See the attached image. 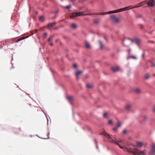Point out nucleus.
<instances>
[{
    "label": "nucleus",
    "instance_id": "1",
    "mask_svg": "<svg viewBox=\"0 0 155 155\" xmlns=\"http://www.w3.org/2000/svg\"><path fill=\"white\" fill-rule=\"evenodd\" d=\"M102 134L104 136L108 139V141L109 142L114 143L118 146L121 149H123L125 151H127L128 152L130 153L134 154H137L140 155H143L146 154L147 151L145 150L140 151L136 148H134L133 149H132L131 148H127L125 147L124 145H120L119 143L121 145H124L125 144V142L122 139L117 140L116 138L115 135L114 136L110 135L105 131H104L100 134V135Z\"/></svg>",
    "mask_w": 155,
    "mask_h": 155
},
{
    "label": "nucleus",
    "instance_id": "2",
    "mask_svg": "<svg viewBox=\"0 0 155 155\" xmlns=\"http://www.w3.org/2000/svg\"><path fill=\"white\" fill-rule=\"evenodd\" d=\"M148 153L150 155H154L155 154V144L154 143H152L151 150Z\"/></svg>",
    "mask_w": 155,
    "mask_h": 155
},
{
    "label": "nucleus",
    "instance_id": "3",
    "mask_svg": "<svg viewBox=\"0 0 155 155\" xmlns=\"http://www.w3.org/2000/svg\"><path fill=\"white\" fill-rule=\"evenodd\" d=\"M83 13H84V12H77L72 13L71 15V18H73L75 17L82 15Z\"/></svg>",
    "mask_w": 155,
    "mask_h": 155
},
{
    "label": "nucleus",
    "instance_id": "4",
    "mask_svg": "<svg viewBox=\"0 0 155 155\" xmlns=\"http://www.w3.org/2000/svg\"><path fill=\"white\" fill-rule=\"evenodd\" d=\"M147 3L149 6H153L155 5V1L154 0H147Z\"/></svg>",
    "mask_w": 155,
    "mask_h": 155
},
{
    "label": "nucleus",
    "instance_id": "5",
    "mask_svg": "<svg viewBox=\"0 0 155 155\" xmlns=\"http://www.w3.org/2000/svg\"><path fill=\"white\" fill-rule=\"evenodd\" d=\"M110 18L111 19L114 21L115 22H118L119 21V18L117 17L114 15H110Z\"/></svg>",
    "mask_w": 155,
    "mask_h": 155
},
{
    "label": "nucleus",
    "instance_id": "6",
    "mask_svg": "<svg viewBox=\"0 0 155 155\" xmlns=\"http://www.w3.org/2000/svg\"><path fill=\"white\" fill-rule=\"evenodd\" d=\"M130 7V6H128V7H125V8H120V9H118L116 10V11H117V13L119 12H123V11H124L127 10V9L128 8H129V7Z\"/></svg>",
    "mask_w": 155,
    "mask_h": 155
},
{
    "label": "nucleus",
    "instance_id": "7",
    "mask_svg": "<svg viewBox=\"0 0 155 155\" xmlns=\"http://www.w3.org/2000/svg\"><path fill=\"white\" fill-rule=\"evenodd\" d=\"M134 43H135L137 45L139 46L141 42L140 40L138 38H134Z\"/></svg>",
    "mask_w": 155,
    "mask_h": 155
},
{
    "label": "nucleus",
    "instance_id": "8",
    "mask_svg": "<svg viewBox=\"0 0 155 155\" xmlns=\"http://www.w3.org/2000/svg\"><path fill=\"white\" fill-rule=\"evenodd\" d=\"M128 41L127 39H125L123 41V44L125 46H128Z\"/></svg>",
    "mask_w": 155,
    "mask_h": 155
},
{
    "label": "nucleus",
    "instance_id": "9",
    "mask_svg": "<svg viewBox=\"0 0 155 155\" xmlns=\"http://www.w3.org/2000/svg\"><path fill=\"white\" fill-rule=\"evenodd\" d=\"M131 107V105L130 104H127L125 106V109L127 110H129Z\"/></svg>",
    "mask_w": 155,
    "mask_h": 155
},
{
    "label": "nucleus",
    "instance_id": "10",
    "mask_svg": "<svg viewBox=\"0 0 155 155\" xmlns=\"http://www.w3.org/2000/svg\"><path fill=\"white\" fill-rule=\"evenodd\" d=\"M67 98L69 102L72 104L74 99L73 97L72 96H68Z\"/></svg>",
    "mask_w": 155,
    "mask_h": 155
},
{
    "label": "nucleus",
    "instance_id": "11",
    "mask_svg": "<svg viewBox=\"0 0 155 155\" xmlns=\"http://www.w3.org/2000/svg\"><path fill=\"white\" fill-rule=\"evenodd\" d=\"M55 24L56 23L54 22L49 23V27H51L52 29H54L55 28L54 26L55 25Z\"/></svg>",
    "mask_w": 155,
    "mask_h": 155
},
{
    "label": "nucleus",
    "instance_id": "12",
    "mask_svg": "<svg viewBox=\"0 0 155 155\" xmlns=\"http://www.w3.org/2000/svg\"><path fill=\"white\" fill-rule=\"evenodd\" d=\"M119 69V68L118 67H112L111 70L113 71L116 72Z\"/></svg>",
    "mask_w": 155,
    "mask_h": 155
},
{
    "label": "nucleus",
    "instance_id": "13",
    "mask_svg": "<svg viewBox=\"0 0 155 155\" xmlns=\"http://www.w3.org/2000/svg\"><path fill=\"white\" fill-rule=\"evenodd\" d=\"M134 92L137 93H141V90L138 88H136L134 89Z\"/></svg>",
    "mask_w": 155,
    "mask_h": 155
},
{
    "label": "nucleus",
    "instance_id": "14",
    "mask_svg": "<svg viewBox=\"0 0 155 155\" xmlns=\"http://www.w3.org/2000/svg\"><path fill=\"white\" fill-rule=\"evenodd\" d=\"M84 45H85V47L87 48L88 49V48H90V45L89 44V43H88L87 42H85V43H84Z\"/></svg>",
    "mask_w": 155,
    "mask_h": 155
},
{
    "label": "nucleus",
    "instance_id": "15",
    "mask_svg": "<svg viewBox=\"0 0 155 155\" xmlns=\"http://www.w3.org/2000/svg\"><path fill=\"white\" fill-rule=\"evenodd\" d=\"M82 73V71H78L76 72L75 73V75L76 77L78 78V77L80 76V75Z\"/></svg>",
    "mask_w": 155,
    "mask_h": 155
},
{
    "label": "nucleus",
    "instance_id": "16",
    "mask_svg": "<svg viewBox=\"0 0 155 155\" xmlns=\"http://www.w3.org/2000/svg\"><path fill=\"white\" fill-rule=\"evenodd\" d=\"M39 19L41 22H43L45 21V18L42 16H40L39 18Z\"/></svg>",
    "mask_w": 155,
    "mask_h": 155
},
{
    "label": "nucleus",
    "instance_id": "17",
    "mask_svg": "<svg viewBox=\"0 0 155 155\" xmlns=\"http://www.w3.org/2000/svg\"><path fill=\"white\" fill-rule=\"evenodd\" d=\"M77 26V25L74 23L70 25L71 27L73 29L76 28Z\"/></svg>",
    "mask_w": 155,
    "mask_h": 155
},
{
    "label": "nucleus",
    "instance_id": "18",
    "mask_svg": "<svg viewBox=\"0 0 155 155\" xmlns=\"http://www.w3.org/2000/svg\"><path fill=\"white\" fill-rule=\"evenodd\" d=\"M143 143L141 142H138L137 143V146L138 147H140L142 146Z\"/></svg>",
    "mask_w": 155,
    "mask_h": 155
},
{
    "label": "nucleus",
    "instance_id": "19",
    "mask_svg": "<svg viewBox=\"0 0 155 155\" xmlns=\"http://www.w3.org/2000/svg\"><path fill=\"white\" fill-rule=\"evenodd\" d=\"M117 13V11L116 10H115L114 11H109L107 12L108 14H112L114 13Z\"/></svg>",
    "mask_w": 155,
    "mask_h": 155
},
{
    "label": "nucleus",
    "instance_id": "20",
    "mask_svg": "<svg viewBox=\"0 0 155 155\" xmlns=\"http://www.w3.org/2000/svg\"><path fill=\"white\" fill-rule=\"evenodd\" d=\"M121 123L119 121H117V124L116 125V127H120L121 125Z\"/></svg>",
    "mask_w": 155,
    "mask_h": 155
},
{
    "label": "nucleus",
    "instance_id": "21",
    "mask_svg": "<svg viewBox=\"0 0 155 155\" xmlns=\"http://www.w3.org/2000/svg\"><path fill=\"white\" fill-rule=\"evenodd\" d=\"M99 42L100 44V48L101 49H102L103 48V45L102 43V42L101 41H99Z\"/></svg>",
    "mask_w": 155,
    "mask_h": 155
},
{
    "label": "nucleus",
    "instance_id": "22",
    "mask_svg": "<svg viewBox=\"0 0 155 155\" xmlns=\"http://www.w3.org/2000/svg\"><path fill=\"white\" fill-rule=\"evenodd\" d=\"M99 21V20L98 19H95L94 20V23L95 24H98Z\"/></svg>",
    "mask_w": 155,
    "mask_h": 155
},
{
    "label": "nucleus",
    "instance_id": "23",
    "mask_svg": "<svg viewBox=\"0 0 155 155\" xmlns=\"http://www.w3.org/2000/svg\"><path fill=\"white\" fill-rule=\"evenodd\" d=\"M86 86L87 88H91L92 87V85L90 84H87L86 85Z\"/></svg>",
    "mask_w": 155,
    "mask_h": 155
},
{
    "label": "nucleus",
    "instance_id": "24",
    "mask_svg": "<svg viewBox=\"0 0 155 155\" xmlns=\"http://www.w3.org/2000/svg\"><path fill=\"white\" fill-rule=\"evenodd\" d=\"M150 75L148 74H147L145 75V78L146 79H148L150 77Z\"/></svg>",
    "mask_w": 155,
    "mask_h": 155
},
{
    "label": "nucleus",
    "instance_id": "25",
    "mask_svg": "<svg viewBox=\"0 0 155 155\" xmlns=\"http://www.w3.org/2000/svg\"><path fill=\"white\" fill-rule=\"evenodd\" d=\"M146 1H144V2H141V3H140L139 4V5H137V6H135V7H133V8H137V7H140V5H141L142 3H143V2H146Z\"/></svg>",
    "mask_w": 155,
    "mask_h": 155
},
{
    "label": "nucleus",
    "instance_id": "26",
    "mask_svg": "<svg viewBox=\"0 0 155 155\" xmlns=\"http://www.w3.org/2000/svg\"><path fill=\"white\" fill-rule=\"evenodd\" d=\"M142 15H141L140 14H138L137 15L136 18H142Z\"/></svg>",
    "mask_w": 155,
    "mask_h": 155
},
{
    "label": "nucleus",
    "instance_id": "27",
    "mask_svg": "<svg viewBox=\"0 0 155 155\" xmlns=\"http://www.w3.org/2000/svg\"><path fill=\"white\" fill-rule=\"evenodd\" d=\"M127 39H128V41H130L133 42H134V38L133 39L128 38H127Z\"/></svg>",
    "mask_w": 155,
    "mask_h": 155
},
{
    "label": "nucleus",
    "instance_id": "28",
    "mask_svg": "<svg viewBox=\"0 0 155 155\" xmlns=\"http://www.w3.org/2000/svg\"><path fill=\"white\" fill-rule=\"evenodd\" d=\"M107 14H108L107 12V13H104V12H102V13H101L100 14H96L97 15H104ZM94 14L95 15V14Z\"/></svg>",
    "mask_w": 155,
    "mask_h": 155
},
{
    "label": "nucleus",
    "instance_id": "29",
    "mask_svg": "<svg viewBox=\"0 0 155 155\" xmlns=\"http://www.w3.org/2000/svg\"><path fill=\"white\" fill-rule=\"evenodd\" d=\"M25 38L24 37H21V38H18V40H17V41H21V40H22L24 39H25Z\"/></svg>",
    "mask_w": 155,
    "mask_h": 155
},
{
    "label": "nucleus",
    "instance_id": "30",
    "mask_svg": "<svg viewBox=\"0 0 155 155\" xmlns=\"http://www.w3.org/2000/svg\"><path fill=\"white\" fill-rule=\"evenodd\" d=\"M143 120H145L147 118V117L146 115H144L143 117Z\"/></svg>",
    "mask_w": 155,
    "mask_h": 155
},
{
    "label": "nucleus",
    "instance_id": "31",
    "mask_svg": "<svg viewBox=\"0 0 155 155\" xmlns=\"http://www.w3.org/2000/svg\"><path fill=\"white\" fill-rule=\"evenodd\" d=\"M71 5H69L68 6H66L65 8L67 9H69L70 8H71Z\"/></svg>",
    "mask_w": 155,
    "mask_h": 155
},
{
    "label": "nucleus",
    "instance_id": "32",
    "mask_svg": "<svg viewBox=\"0 0 155 155\" xmlns=\"http://www.w3.org/2000/svg\"><path fill=\"white\" fill-rule=\"evenodd\" d=\"M107 116H108L107 114L106 113H104V117L106 118L107 117Z\"/></svg>",
    "mask_w": 155,
    "mask_h": 155
},
{
    "label": "nucleus",
    "instance_id": "33",
    "mask_svg": "<svg viewBox=\"0 0 155 155\" xmlns=\"http://www.w3.org/2000/svg\"><path fill=\"white\" fill-rule=\"evenodd\" d=\"M139 26H140V28L141 29H143L144 28V26L140 24V25Z\"/></svg>",
    "mask_w": 155,
    "mask_h": 155
},
{
    "label": "nucleus",
    "instance_id": "34",
    "mask_svg": "<svg viewBox=\"0 0 155 155\" xmlns=\"http://www.w3.org/2000/svg\"><path fill=\"white\" fill-rule=\"evenodd\" d=\"M47 33H45L43 34V37L45 38L47 37Z\"/></svg>",
    "mask_w": 155,
    "mask_h": 155
},
{
    "label": "nucleus",
    "instance_id": "35",
    "mask_svg": "<svg viewBox=\"0 0 155 155\" xmlns=\"http://www.w3.org/2000/svg\"><path fill=\"white\" fill-rule=\"evenodd\" d=\"M151 66L152 67H154L155 66V64L151 62Z\"/></svg>",
    "mask_w": 155,
    "mask_h": 155
},
{
    "label": "nucleus",
    "instance_id": "36",
    "mask_svg": "<svg viewBox=\"0 0 155 155\" xmlns=\"http://www.w3.org/2000/svg\"><path fill=\"white\" fill-rule=\"evenodd\" d=\"M108 124H112V121L111 120H110L108 121Z\"/></svg>",
    "mask_w": 155,
    "mask_h": 155
},
{
    "label": "nucleus",
    "instance_id": "37",
    "mask_svg": "<svg viewBox=\"0 0 155 155\" xmlns=\"http://www.w3.org/2000/svg\"><path fill=\"white\" fill-rule=\"evenodd\" d=\"M82 15H84V16H86V15H91V14H83Z\"/></svg>",
    "mask_w": 155,
    "mask_h": 155
},
{
    "label": "nucleus",
    "instance_id": "38",
    "mask_svg": "<svg viewBox=\"0 0 155 155\" xmlns=\"http://www.w3.org/2000/svg\"><path fill=\"white\" fill-rule=\"evenodd\" d=\"M73 67L74 68H76L77 67V64H74L73 65Z\"/></svg>",
    "mask_w": 155,
    "mask_h": 155
},
{
    "label": "nucleus",
    "instance_id": "39",
    "mask_svg": "<svg viewBox=\"0 0 155 155\" xmlns=\"http://www.w3.org/2000/svg\"><path fill=\"white\" fill-rule=\"evenodd\" d=\"M117 128H118V127H115L113 129V130L114 131H116L117 130Z\"/></svg>",
    "mask_w": 155,
    "mask_h": 155
},
{
    "label": "nucleus",
    "instance_id": "40",
    "mask_svg": "<svg viewBox=\"0 0 155 155\" xmlns=\"http://www.w3.org/2000/svg\"><path fill=\"white\" fill-rule=\"evenodd\" d=\"M131 58H133V59H137V58H136V57H135V56H131Z\"/></svg>",
    "mask_w": 155,
    "mask_h": 155
},
{
    "label": "nucleus",
    "instance_id": "41",
    "mask_svg": "<svg viewBox=\"0 0 155 155\" xmlns=\"http://www.w3.org/2000/svg\"><path fill=\"white\" fill-rule=\"evenodd\" d=\"M123 133L124 134H126L127 133V131L125 130H124L123 131Z\"/></svg>",
    "mask_w": 155,
    "mask_h": 155
},
{
    "label": "nucleus",
    "instance_id": "42",
    "mask_svg": "<svg viewBox=\"0 0 155 155\" xmlns=\"http://www.w3.org/2000/svg\"><path fill=\"white\" fill-rule=\"evenodd\" d=\"M87 0H80L81 2H84L87 1Z\"/></svg>",
    "mask_w": 155,
    "mask_h": 155
},
{
    "label": "nucleus",
    "instance_id": "43",
    "mask_svg": "<svg viewBox=\"0 0 155 155\" xmlns=\"http://www.w3.org/2000/svg\"><path fill=\"white\" fill-rule=\"evenodd\" d=\"M58 12L57 11H55L54 12V13L55 14H56Z\"/></svg>",
    "mask_w": 155,
    "mask_h": 155
},
{
    "label": "nucleus",
    "instance_id": "44",
    "mask_svg": "<svg viewBox=\"0 0 155 155\" xmlns=\"http://www.w3.org/2000/svg\"><path fill=\"white\" fill-rule=\"evenodd\" d=\"M142 57H143L144 56V54L143 53L142 55Z\"/></svg>",
    "mask_w": 155,
    "mask_h": 155
},
{
    "label": "nucleus",
    "instance_id": "45",
    "mask_svg": "<svg viewBox=\"0 0 155 155\" xmlns=\"http://www.w3.org/2000/svg\"><path fill=\"white\" fill-rule=\"evenodd\" d=\"M153 110L154 112L155 113V106L154 107Z\"/></svg>",
    "mask_w": 155,
    "mask_h": 155
},
{
    "label": "nucleus",
    "instance_id": "46",
    "mask_svg": "<svg viewBox=\"0 0 155 155\" xmlns=\"http://www.w3.org/2000/svg\"><path fill=\"white\" fill-rule=\"evenodd\" d=\"M70 0L72 2H73V1H75V0Z\"/></svg>",
    "mask_w": 155,
    "mask_h": 155
},
{
    "label": "nucleus",
    "instance_id": "47",
    "mask_svg": "<svg viewBox=\"0 0 155 155\" xmlns=\"http://www.w3.org/2000/svg\"><path fill=\"white\" fill-rule=\"evenodd\" d=\"M50 45H51V46H52L53 45V44L52 43H51L50 44Z\"/></svg>",
    "mask_w": 155,
    "mask_h": 155
},
{
    "label": "nucleus",
    "instance_id": "48",
    "mask_svg": "<svg viewBox=\"0 0 155 155\" xmlns=\"http://www.w3.org/2000/svg\"><path fill=\"white\" fill-rule=\"evenodd\" d=\"M153 76H155V74H154L153 75Z\"/></svg>",
    "mask_w": 155,
    "mask_h": 155
},
{
    "label": "nucleus",
    "instance_id": "49",
    "mask_svg": "<svg viewBox=\"0 0 155 155\" xmlns=\"http://www.w3.org/2000/svg\"><path fill=\"white\" fill-rule=\"evenodd\" d=\"M150 42H151L152 43H154L153 41H151Z\"/></svg>",
    "mask_w": 155,
    "mask_h": 155
},
{
    "label": "nucleus",
    "instance_id": "50",
    "mask_svg": "<svg viewBox=\"0 0 155 155\" xmlns=\"http://www.w3.org/2000/svg\"><path fill=\"white\" fill-rule=\"evenodd\" d=\"M154 21L155 22V19L154 20Z\"/></svg>",
    "mask_w": 155,
    "mask_h": 155
},
{
    "label": "nucleus",
    "instance_id": "51",
    "mask_svg": "<svg viewBox=\"0 0 155 155\" xmlns=\"http://www.w3.org/2000/svg\"><path fill=\"white\" fill-rule=\"evenodd\" d=\"M47 120H48V119H47Z\"/></svg>",
    "mask_w": 155,
    "mask_h": 155
},
{
    "label": "nucleus",
    "instance_id": "52",
    "mask_svg": "<svg viewBox=\"0 0 155 155\" xmlns=\"http://www.w3.org/2000/svg\"><path fill=\"white\" fill-rule=\"evenodd\" d=\"M49 41H50V39L49 38Z\"/></svg>",
    "mask_w": 155,
    "mask_h": 155
},
{
    "label": "nucleus",
    "instance_id": "53",
    "mask_svg": "<svg viewBox=\"0 0 155 155\" xmlns=\"http://www.w3.org/2000/svg\"><path fill=\"white\" fill-rule=\"evenodd\" d=\"M47 40L48 41V39Z\"/></svg>",
    "mask_w": 155,
    "mask_h": 155
}]
</instances>
